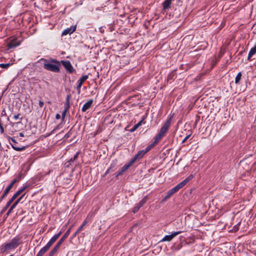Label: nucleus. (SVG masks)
<instances>
[{
	"label": "nucleus",
	"instance_id": "obj_1",
	"mask_svg": "<svg viewBox=\"0 0 256 256\" xmlns=\"http://www.w3.org/2000/svg\"><path fill=\"white\" fill-rule=\"evenodd\" d=\"M37 62H42L44 69L54 72H58L60 66V62L56 59L47 60L42 58Z\"/></svg>",
	"mask_w": 256,
	"mask_h": 256
},
{
	"label": "nucleus",
	"instance_id": "obj_2",
	"mask_svg": "<svg viewBox=\"0 0 256 256\" xmlns=\"http://www.w3.org/2000/svg\"><path fill=\"white\" fill-rule=\"evenodd\" d=\"M22 242V238L16 236L12 238L10 242L2 244L0 248V252L2 254H4L8 250L14 249L17 248Z\"/></svg>",
	"mask_w": 256,
	"mask_h": 256
},
{
	"label": "nucleus",
	"instance_id": "obj_3",
	"mask_svg": "<svg viewBox=\"0 0 256 256\" xmlns=\"http://www.w3.org/2000/svg\"><path fill=\"white\" fill-rule=\"evenodd\" d=\"M172 120V116L168 118L166 121L164 123L154 138L155 140L154 144L158 142L159 140L166 134L170 126Z\"/></svg>",
	"mask_w": 256,
	"mask_h": 256
},
{
	"label": "nucleus",
	"instance_id": "obj_4",
	"mask_svg": "<svg viewBox=\"0 0 256 256\" xmlns=\"http://www.w3.org/2000/svg\"><path fill=\"white\" fill-rule=\"evenodd\" d=\"M154 145H149L145 150H139L138 153L130 160V162L132 165L136 161L141 159L144 156L150 151Z\"/></svg>",
	"mask_w": 256,
	"mask_h": 256
},
{
	"label": "nucleus",
	"instance_id": "obj_5",
	"mask_svg": "<svg viewBox=\"0 0 256 256\" xmlns=\"http://www.w3.org/2000/svg\"><path fill=\"white\" fill-rule=\"evenodd\" d=\"M184 186L183 185V184H182L181 182L178 184L176 186L173 188H171L169 190H168L166 192V196L165 199H168L170 198L172 194H174V193L176 192L183 188Z\"/></svg>",
	"mask_w": 256,
	"mask_h": 256
},
{
	"label": "nucleus",
	"instance_id": "obj_6",
	"mask_svg": "<svg viewBox=\"0 0 256 256\" xmlns=\"http://www.w3.org/2000/svg\"><path fill=\"white\" fill-rule=\"evenodd\" d=\"M181 232V231L173 232H172L171 234L165 236L160 242H170L175 236L180 234Z\"/></svg>",
	"mask_w": 256,
	"mask_h": 256
},
{
	"label": "nucleus",
	"instance_id": "obj_7",
	"mask_svg": "<svg viewBox=\"0 0 256 256\" xmlns=\"http://www.w3.org/2000/svg\"><path fill=\"white\" fill-rule=\"evenodd\" d=\"M88 75L82 76L77 82L76 90L80 93V88L84 81L88 79Z\"/></svg>",
	"mask_w": 256,
	"mask_h": 256
},
{
	"label": "nucleus",
	"instance_id": "obj_8",
	"mask_svg": "<svg viewBox=\"0 0 256 256\" xmlns=\"http://www.w3.org/2000/svg\"><path fill=\"white\" fill-rule=\"evenodd\" d=\"M21 42L18 40L17 39L14 38L11 40L8 44V50H10L18 46L20 44Z\"/></svg>",
	"mask_w": 256,
	"mask_h": 256
},
{
	"label": "nucleus",
	"instance_id": "obj_9",
	"mask_svg": "<svg viewBox=\"0 0 256 256\" xmlns=\"http://www.w3.org/2000/svg\"><path fill=\"white\" fill-rule=\"evenodd\" d=\"M26 193L22 194L12 204L9 209L8 211L7 212V215L8 216L10 213L12 212V210L16 207L18 204L20 202L24 196H25Z\"/></svg>",
	"mask_w": 256,
	"mask_h": 256
},
{
	"label": "nucleus",
	"instance_id": "obj_10",
	"mask_svg": "<svg viewBox=\"0 0 256 256\" xmlns=\"http://www.w3.org/2000/svg\"><path fill=\"white\" fill-rule=\"evenodd\" d=\"M62 63L64 66L65 68L70 73H72L74 70V68L73 66H72L71 63L68 60H62Z\"/></svg>",
	"mask_w": 256,
	"mask_h": 256
},
{
	"label": "nucleus",
	"instance_id": "obj_11",
	"mask_svg": "<svg viewBox=\"0 0 256 256\" xmlns=\"http://www.w3.org/2000/svg\"><path fill=\"white\" fill-rule=\"evenodd\" d=\"M28 186L26 185L22 187L18 190L11 198L12 200H14L21 194H22L28 188Z\"/></svg>",
	"mask_w": 256,
	"mask_h": 256
},
{
	"label": "nucleus",
	"instance_id": "obj_12",
	"mask_svg": "<svg viewBox=\"0 0 256 256\" xmlns=\"http://www.w3.org/2000/svg\"><path fill=\"white\" fill-rule=\"evenodd\" d=\"M76 30V26H72L70 28H68L65 29L62 32V36H66L68 34H71L73 33Z\"/></svg>",
	"mask_w": 256,
	"mask_h": 256
},
{
	"label": "nucleus",
	"instance_id": "obj_13",
	"mask_svg": "<svg viewBox=\"0 0 256 256\" xmlns=\"http://www.w3.org/2000/svg\"><path fill=\"white\" fill-rule=\"evenodd\" d=\"M173 0H164V1L162 3L163 10H166L170 8Z\"/></svg>",
	"mask_w": 256,
	"mask_h": 256
},
{
	"label": "nucleus",
	"instance_id": "obj_14",
	"mask_svg": "<svg viewBox=\"0 0 256 256\" xmlns=\"http://www.w3.org/2000/svg\"><path fill=\"white\" fill-rule=\"evenodd\" d=\"M92 103H93L92 100H90L86 103H85L82 107V112H85L88 109H89L92 106Z\"/></svg>",
	"mask_w": 256,
	"mask_h": 256
},
{
	"label": "nucleus",
	"instance_id": "obj_15",
	"mask_svg": "<svg viewBox=\"0 0 256 256\" xmlns=\"http://www.w3.org/2000/svg\"><path fill=\"white\" fill-rule=\"evenodd\" d=\"M72 227H70L68 230L64 233V234L62 236V237L60 238V239L58 240V244H60V245L64 242V240L68 237L70 234V230Z\"/></svg>",
	"mask_w": 256,
	"mask_h": 256
},
{
	"label": "nucleus",
	"instance_id": "obj_16",
	"mask_svg": "<svg viewBox=\"0 0 256 256\" xmlns=\"http://www.w3.org/2000/svg\"><path fill=\"white\" fill-rule=\"evenodd\" d=\"M132 166V164L130 162H128L127 164H126L118 172V174H121L122 176V174H123L124 172H126L127 170H128Z\"/></svg>",
	"mask_w": 256,
	"mask_h": 256
},
{
	"label": "nucleus",
	"instance_id": "obj_17",
	"mask_svg": "<svg viewBox=\"0 0 256 256\" xmlns=\"http://www.w3.org/2000/svg\"><path fill=\"white\" fill-rule=\"evenodd\" d=\"M7 125L4 124V120L2 118H0V134H2L4 132V128H6Z\"/></svg>",
	"mask_w": 256,
	"mask_h": 256
},
{
	"label": "nucleus",
	"instance_id": "obj_18",
	"mask_svg": "<svg viewBox=\"0 0 256 256\" xmlns=\"http://www.w3.org/2000/svg\"><path fill=\"white\" fill-rule=\"evenodd\" d=\"M60 244L57 242L56 245L54 246V247L53 248L52 250L50 252L49 255L50 256H54L56 252L58 251L60 247Z\"/></svg>",
	"mask_w": 256,
	"mask_h": 256
},
{
	"label": "nucleus",
	"instance_id": "obj_19",
	"mask_svg": "<svg viewBox=\"0 0 256 256\" xmlns=\"http://www.w3.org/2000/svg\"><path fill=\"white\" fill-rule=\"evenodd\" d=\"M256 53V46L252 48L248 53V59L250 60V58Z\"/></svg>",
	"mask_w": 256,
	"mask_h": 256
},
{
	"label": "nucleus",
	"instance_id": "obj_20",
	"mask_svg": "<svg viewBox=\"0 0 256 256\" xmlns=\"http://www.w3.org/2000/svg\"><path fill=\"white\" fill-rule=\"evenodd\" d=\"M62 231L60 230L58 234L54 235L50 240L54 244L62 234Z\"/></svg>",
	"mask_w": 256,
	"mask_h": 256
},
{
	"label": "nucleus",
	"instance_id": "obj_21",
	"mask_svg": "<svg viewBox=\"0 0 256 256\" xmlns=\"http://www.w3.org/2000/svg\"><path fill=\"white\" fill-rule=\"evenodd\" d=\"M194 174H190L188 177H187L181 182L183 184V185L184 186L190 180H192L194 178Z\"/></svg>",
	"mask_w": 256,
	"mask_h": 256
},
{
	"label": "nucleus",
	"instance_id": "obj_22",
	"mask_svg": "<svg viewBox=\"0 0 256 256\" xmlns=\"http://www.w3.org/2000/svg\"><path fill=\"white\" fill-rule=\"evenodd\" d=\"M12 147L16 150L22 151L26 149V146H19L18 145H11Z\"/></svg>",
	"mask_w": 256,
	"mask_h": 256
},
{
	"label": "nucleus",
	"instance_id": "obj_23",
	"mask_svg": "<svg viewBox=\"0 0 256 256\" xmlns=\"http://www.w3.org/2000/svg\"><path fill=\"white\" fill-rule=\"evenodd\" d=\"M80 154V152L78 151V152H76V154L74 155V156L71 158L68 161V162L70 164H71V163L72 162H74V161L76 160L78 158V155Z\"/></svg>",
	"mask_w": 256,
	"mask_h": 256
},
{
	"label": "nucleus",
	"instance_id": "obj_24",
	"mask_svg": "<svg viewBox=\"0 0 256 256\" xmlns=\"http://www.w3.org/2000/svg\"><path fill=\"white\" fill-rule=\"evenodd\" d=\"M148 200V196H144L138 204L139 206H142Z\"/></svg>",
	"mask_w": 256,
	"mask_h": 256
},
{
	"label": "nucleus",
	"instance_id": "obj_25",
	"mask_svg": "<svg viewBox=\"0 0 256 256\" xmlns=\"http://www.w3.org/2000/svg\"><path fill=\"white\" fill-rule=\"evenodd\" d=\"M48 250L44 247H43L38 253V256H42Z\"/></svg>",
	"mask_w": 256,
	"mask_h": 256
},
{
	"label": "nucleus",
	"instance_id": "obj_26",
	"mask_svg": "<svg viewBox=\"0 0 256 256\" xmlns=\"http://www.w3.org/2000/svg\"><path fill=\"white\" fill-rule=\"evenodd\" d=\"M241 77H242V73L240 72L237 74V75L235 78V83L236 84H237L240 82V81L241 79Z\"/></svg>",
	"mask_w": 256,
	"mask_h": 256
},
{
	"label": "nucleus",
	"instance_id": "obj_27",
	"mask_svg": "<svg viewBox=\"0 0 256 256\" xmlns=\"http://www.w3.org/2000/svg\"><path fill=\"white\" fill-rule=\"evenodd\" d=\"M69 108V106H68V107H66L65 110L63 111L62 113V120L63 122L64 120V118L66 117V113L67 112V110Z\"/></svg>",
	"mask_w": 256,
	"mask_h": 256
},
{
	"label": "nucleus",
	"instance_id": "obj_28",
	"mask_svg": "<svg viewBox=\"0 0 256 256\" xmlns=\"http://www.w3.org/2000/svg\"><path fill=\"white\" fill-rule=\"evenodd\" d=\"M14 200H12L11 198L6 203V206H4V210H6L10 206V204L13 202Z\"/></svg>",
	"mask_w": 256,
	"mask_h": 256
},
{
	"label": "nucleus",
	"instance_id": "obj_29",
	"mask_svg": "<svg viewBox=\"0 0 256 256\" xmlns=\"http://www.w3.org/2000/svg\"><path fill=\"white\" fill-rule=\"evenodd\" d=\"M12 64L10 63L8 64H0V67L2 68H8Z\"/></svg>",
	"mask_w": 256,
	"mask_h": 256
},
{
	"label": "nucleus",
	"instance_id": "obj_30",
	"mask_svg": "<svg viewBox=\"0 0 256 256\" xmlns=\"http://www.w3.org/2000/svg\"><path fill=\"white\" fill-rule=\"evenodd\" d=\"M116 162H112V164H110V167L109 168L112 170V171H114V170H115V167L116 166Z\"/></svg>",
	"mask_w": 256,
	"mask_h": 256
},
{
	"label": "nucleus",
	"instance_id": "obj_31",
	"mask_svg": "<svg viewBox=\"0 0 256 256\" xmlns=\"http://www.w3.org/2000/svg\"><path fill=\"white\" fill-rule=\"evenodd\" d=\"M12 188V187L9 184L5 189L4 193L5 194L8 195Z\"/></svg>",
	"mask_w": 256,
	"mask_h": 256
},
{
	"label": "nucleus",
	"instance_id": "obj_32",
	"mask_svg": "<svg viewBox=\"0 0 256 256\" xmlns=\"http://www.w3.org/2000/svg\"><path fill=\"white\" fill-rule=\"evenodd\" d=\"M24 176V174H23L22 172L20 173L16 178L18 182Z\"/></svg>",
	"mask_w": 256,
	"mask_h": 256
},
{
	"label": "nucleus",
	"instance_id": "obj_33",
	"mask_svg": "<svg viewBox=\"0 0 256 256\" xmlns=\"http://www.w3.org/2000/svg\"><path fill=\"white\" fill-rule=\"evenodd\" d=\"M53 243L51 242V241L49 240V242L47 243V244L44 246L46 250H48L50 248L52 245Z\"/></svg>",
	"mask_w": 256,
	"mask_h": 256
},
{
	"label": "nucleus",
	"instance_id": "obj_34",
	"mask_svg": "<svg viewBox=\"0 0 256 256\" xmlns=\"http://www.w3.org/2000/svg\"><path fill=\"white\" fill-rule=\"evenodd\" d=\"M141 207L140 206H139V205L138 204H137L133 208V212L134 213H136V212H138V210H140V208Z\"/></svg>",
	"mask_w": 256,
	"mask_h": 256
},
{
	"label": "nucleus",
	"instance_id": "obj_35",
	"mask_svg": "<svg viewBox=\"0 0 256 256\" xmlns=\"http://www.w3.org/2000/svg\"><path fill=\"white\" fill-rule=\"evenodd\" d=\"M88 223V220L87 218L85 219L82 224L80 226V229L82 230L84 228V226L86 224Z\"/></svg>",
	"mask_w": 256,
	"mask_h": 256
},
{
	"label": "nucleus",
	"instance_id": "obj_36",
	"mask_svg": "<svg viewBox=\"0 0 256 256\" xmlns=\"http://www.w3.org/2000/svg\"><path fill=\"white\" fill-rule=\"evenodd\" d=\"M18 182V180L16 178H14L12 180V181L11 182V183L10 184V185L12 187L14 186V184H16V182Z\"/></svg>",
	"mask_w": 256,
	"mask_h": 256
},
{
	"label": "nucleus",
	"instance_id": "obj_37",
	"mask_svg": "<svg viewBox=\"0 0 256 256\" xmlns=\"http://www.w3.org/2000/svg\"><path fill=\"white\" fill-rule=\"evenodd\" d=\"M18 182V180L16 178H14L12 180V181L11 182V183L10 184V185L12 187L14 186V184H16V182Z\"/></svg>",
	"mask_w": 256,
	"mask_h": 256
},
{
	"label": "nucleus",
	"instance_id": "obj_38",
	"mask_svg": "<svg viewBox=\"0 0 256 256\" xmlns=\"http://www.w3.org/2000/svg\"><path fill=\"white\" fill-rule=\"evenodd\" d=\"M138 128V127L135 124L130 130V131L131 132H134L137 128Z\"/></svg>",
	"mask_w": 256,
	"mask_h": 256
},
{
	"label": "nucleus",
	"instance_id": "obj_39",
	"mask_svg": "<svg viewBox=\"0 0 256 256\" xmlns=\"http://www.w3.org/2000/svg\"><path fill=\"white\" fill-rule=\"evenodd\" d=\"M6 194H5L4 193H3L2 196L0 197V202L6 198Z\"/></svg>",
	"mask_w": 256,
	"mask_h": 256
},
{
	"label": "nucleus",
	"instance_id": "obj_40",
	"mask_svg": "<svg viewBox=\"0 0 256 256\" xmlns=\"http://www.w3.org/2000/svg\"><path fill=\"white\" fill-rule=\"evenodd\" d=\"M190 136V135H188V136H186L184 139L182 140V143L185 142L186 141V140L188 139Z\"/></svg>",
	"mask_w": 256,
	"mask_h": 256
},
{
	"label": "nucleus",
	"instance_id": "obj_41",
	"mask_svg": "<svg viewBox=\"0 0 256 256\" xmlns=\"http://www.w3.org/2000/svg\"><path fill=\"white\" fill-rule=\"evenodd\" d=\"M143 120H144V119H142V120H141L137 124H136V125L138 128L139 126H140L142 124V123L143 122Z\"/></svg>",
	"mask_w": 256,
	"mask_h": 256
},
{
	"label": "nucleus",
	"instance_id": "obj_42",
	"mask_svg": "<svg viewBox=\"0 0 256 256\" xmlns=\"http://www.w3.org/2000/svg\"><path fill=\"white\" fill-rule=\"evenodd\" d=\"M98 30H99V32L102 34L104 33V27L99 28Z\"/></svg>",
	"mask_w": 256,
	"mask_h": 256
},
{
	"label": "nucleus",
	"instance_id": "obj_43",
	"mask_svg": "<svg viewBox=\"0 0 256 256\" xmlns=\"http://www.w3.org/2000/svg\"><path fill=\"white\" fill-rule=\"evenodd\" d=\"M20 114H17L16 115H14V118L15 120H17L18 119L20 118Z\"/></svg>",
	"mask_w": 256,
	"mask_h": 256
},
{
	"label": "nucleus",
	"instance_id": "obj_44",
	"mask_svg": "<svg viewBox=\"0 0 256 256\" xmlns=\"http://www.w3.org/2000/svg\"><path fill=\"white\" fill-rule=\"evenodd\" d=\"M38 104H39V106L40 107V108H42L44 105V103L43 102H42V100H40L39 101V102H38Z\"/></svg>",
	"mask_w": 256,
	"mask_h": 256
},
{
	"label": "nucleus",
	"instance_id": "obj_45",
	"mask_svg": "<svg viewBox=\"0 0 256 256\" xmlns=\"http://www.w3.org/2000/svg\"><path fill=\"white\" fill-rule=\"evenodd\" d=\"M112 170L108 168L107 170L105 172L103 176H105L106 175H107L110 172H111Z\"/></svg>",
	"mask_w": 256,
	"mask_h": 256
},
{
	"label": "nucleus",
	"instance_id": "obj_46",
	"mask_svg": "<svg viewBox=\"0 0 256 256\" xmlns=\"http://www.w3.org/2000/svg\"><path fill=\"white\" fill-rule=\"evenodd\" d=\"M56 119H57V120L60 119V114H56Z\"/></svg>",
	"mask_w": 256,
	"mask_h": 256
},
{
	"label": "nucleus",
	"instance_id": "obj_47",
	"mask_svg": "<svg viewBox=\"0 0 256 256\" xmlns=\"http://www.w3.org/2000/svg\"><path fill=\"white\" fill-rule=\"evenodd\" d=\"M62 128V124H60L58 126V128Z\"/></svg>",
	"mask_w": 256,
	"mask_h": 256
},
{
	"label": "nucleus",
	"instance_id": "obj_48",
	"mask_svg": "<svg viewBox=\"0 0 256 256\" xmlns=\"http://www.w3.org/2000/svg\"><path fill=\"white\" fill-rule=\"evenodd\" d=\"M78 234V232H76L73 235L74 237H75Z\"/></svg>",
	"mask_w": 256,
	"mask_h": 256
},
{
	"label": "nucleus",
	"instance_id": "obj_49",
	"mask_svg": "<svg viewBox=\"0 0 256 256\" xmlns=\"http://www.w3.org/2000/svg\"><path fill=\"white\" fill-rule=\"evenodd\" d=\"M82 230L80 229V228L79 227V228L77 230L76 232H78V234Z\"/></svg>",
	"mask_w": 256,
	"mask_h": 256
},
{
	"label": "nucleus",
	"instance_id": "obj_50",
	"mask_svg": "<svg viewBox=\"0 0 256 256\" xmlns=\"http://www.w3.org/2000/svg\"><path fill=\"white\" fill-rule=\"evenodd\" d=\"M69 98H70L69 96H68L66 98V100H67L68 103L69 102Z\"/></svg>",
	"mask_w": 256,
	"mask_h": 256
},
{
	"label": "nucleus",
	"instance_id": "obj_51",
	"mask_svg": "<svg viewBox=\"0 0 256 256\" xmlns=\"http://www.w3.org/2000/svg\"><path fill=\"white\" fill-rule=\"evenodd\" d=\"M12 140L13 142H14V143H16V140L14 138H12Z\"/></svg>",
	"mask_w": 256,
	"mask_h": 256
},
{
	"label": "nucleus",
	"instance_id": "obj_52",
	"mask_svg": "<svg viewBox=\"0 0 256 256\" xmlns=\"http://www.w3.org/2000/svg\"><path fill=\"white\" fill-rule=\"evenodd\" d=\"M120 176H121V174H118V172L116 174V178H118Z\"/></svg>",
	"mask_w": 256,
	"mask_h": 256
},
{
	"label": "nucleus",
	"instance_id": "obj_53",
	"mask_svg": "<svg viewBox=\"0 0 256 256\" xmlns=\"http://www.w3.org/2000/svg\"><path fill=\"white\" fill-rule=\"evenodd\" d=\"M20 135L21 136H23V134L22 133H20Z\"/></svg>",
	"mask_w": 256,
	"mask_h": 256
},
{
	"label": "nucleus",
	"instance_id": "obj_54",
	"mask_svg": "<svg viewBox=\"0 0 256 256\" xmlns=\"http://www.w3.org/2000/svg\"><path fill=\"white\" fill-rule=\"evenodd\" d=\"M10 256H12V255H10Z\"/></svg>",
	"mask_w": 256,
	"mask_h": 256
}]
</instances>
